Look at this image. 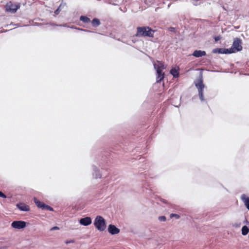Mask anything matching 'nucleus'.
I'll use <instances>...</instances> for the list:
<instances>
[{
	"label": "nucleus",
	"mask_w": 249,
	"mask_h": 249,
	"mask_svg": "<svg viewBox=\"0 0 249 249\" xmlns=\"http://www.w3.org/2000/svg\"><path fill=\"white\" fill-rule=\"evenodd\" d=\"M92 176L95 179L101 178H102V174H101L99 169L96 166H92Z\"/></svg>",
	"instance_id": "nucleus-10"
},
{
	"label": "nucleus",
	"mask_w": 249,
	"mask_h": 249,
	"mask_svg": "<svg viewBox=\"0 0 249 249\" xmlns=\"http://www.w3.org/2000/svg\"><path fill=\"white\" fill-rule=\"evenodd\" d=\"M59 13V9L58 8L57 10H56L54 12V13L56 14V15H58Z\"/></svg>",
	"instance_id": "nucleus-27"
},
{
	"label": "nucleus",
	"mask_w": 249,
	"mask_h": 249,
	"mask_svg": "<svg viewBox=\"0 0 249 249\" xmlns=\"http://www.w3.org/2000/svg\"><path fill=\"white\" fill-rule=\"evenodd\" d=\"M241 199L246 208L249 210V197L245 194H243L241 196Z\"/></svg>",
	"instance_id": "nucleus-12"
},
{
	"label": "nucleus",
	"mask_w": 249,
	"mask_h": 249,
	"mask_svg": "<svg viewBox=\"0 0 249 249\" xmlns=\"http://www.w3.org/2000/svg\"><path fill=\"white\" fill-rule=\"evenodd\" d=\"M246 222L247 223H248V221H247V220H246Z\"/></svg>",
	"instance_id": "nucleus-30"
},
{
	"label": "nucleus",
	"mask_w": 249,
	"mask_h": 249,
	"mask_svg": "<svg viewBox=\"0 0 249 249\" xmlns=\"http://www.w3.org/2000/svg\"><path fill=\"white\" fill-rule=\"evenodd\" d=\"M80 19L81 21H83L84 23H89L90 22V19L86 16H81L80 18Z\"/></svg>",
	"instance_id": "nucleus-19"
},
{
	"label": "nucleus",
	"mask_w": 249,
	"mask_h": 249,
	"mask_svg": "<svg viewBox=\"0 0 249 249\" xmlns=\"http://www.w3.org/2000/svg\"><path fill=\"white\" fill-rule=\"evenodd\" d=\"M220 38H221V37L220 36H216L214 37V39H215V41H218L219 40H220Z\"/></svg>",
	"instance_id": "nucleus-25"
},
{
	"label": "nucleus",
	"mask_w": 249,
	"mask_h": 249,
	"mask_svg": "<svg viewBox=\"0 0 249 249\" xmlns=\"http://www.w3.org/2000/svg\"><path fill=\"white\" fill-rule=\"evenodd\" d=\"M73 243V241L71 240V241L66 242V244H69V243Z\"/></svg>",
	"instance_id": "nucleus-29"
},
{
	"label": "nucleus",
	"mask_w": 249,
	"mask_h": 249,
	"mask_svg": "<svg viewBox=\"0 0 249 249\" xmlns=\"http://www.w3.org/2000/svg\"><path fill=\"white\" fill-rule=\"evenodd\" d=\"M27 223L23 221H14L12 222L11 226L16 230L23 229L26 227Z\"/></svg>",
	"instance_id": "nucleus-7"
},
{
	"label": "nucleus",
	"mask_w": 249,
	"mask_h": 249,
	"mask_svg": "<svg viewBox=\"0 0 249 249\" xmlns=\"http://www.w3.org/2000/svg\"><path fill=\"white\" fill-rule=\"evenodd\" d=\"M206 52L204 51L196 50L194 51L193 55L196 57H199L206 55Z\"/></svg>",
	"instance_id": "nucleus-15"
},
{
	"label": "nucleus",
	"mask_w": 249,
	"mask_h": 249,
	"mask_svg": "<svg viewBox=\"0 0 249 249\" xmlns=\"http://www.w3.org/2000/svg\"><path fill=\"white\" fill-rule=\"evenodd\" d=\"M159 220L160 221L164 222V221H166V218L164 216H160L159 217Z\"/></svg>",
	"instance_id": "nucleus-21"
},
{
	"label": "nucleus",
	"mask_w": 249,
	"mask_h": 249,
	"mask_svg": "<svg viewBox=\"0 0 249 249\" xmlns=\"http://www.w3.org/2000/svg\"><path fill=\"white\" fill-rule=\"evenodd\" d=\"M59 228L58 227L55 226V227H53V228L51 229V231H52V230H59Z\"/></svg>",
	"instance_id": "nucleus-26"
},
{
	"label": "nucleus",
	"mask_w": 249,
	"mask_h": 249,
	"mask_svg": "<svg viewBox=\"0 0 249 249\" xmlns=\"http://www.w3.org/2000/svg\"><path fill=\"white\" fill-rule=\"evenodd\" d=\"M17 206L18 209L22 211L28 212L30 210L29 206L24 203L18 204L17 205Z\"/></svg>",
	"instance_id": "nucleus-13"
},
{
	"label": "nucleus",
	"mask_w": 249,
	"mask_h": 249,
	"mask_svg": "<svg viewBox=\"0 0 249 249\" xmlns=\"http://www.w3.org/2000/svg\"><path fill=\"white\" fill-rule=\"evenodd\" d=\"M195 85L198 89V95H199L200 99L201 100V101H204V98L203 97V89L204 88V85L203 84V81H202L201 78H200L198 80V81L195 83Z\"/></svg>",
	"instance_id": "nucleus-5"
},
{
	"label": "nucleus",
	"mask_w": 249,
	"mask_h": 249,
	"mask_svg": "<svg viewBox=\"0 0 249 249\" xmlns=\"http://www.w3.org/2000/svg\"><path fill=\"white\" fill-rule=\"evenodd\" d=\"M44 210H48L50 211H53V208H52L51 207H50L48 205H47L46 204L44 206Z\"/></svg>",
	"instance_id": "nucleus-20"
},
{
	"label": "nucleus",
	"mask_w": 249,
	"mask_h": 249,
	"mask_svg": "<svg viewBox=\"0 0 249 249\" xmlns=\"http://www.w3.org/2000/svg\"><path fill=\"white\" fill-rule=\"evenodd\" d=\"M154 31L148 27H138L136 36H138L152 37Z\"/></svg>",
	"instance_id": "nucleus-3"
},
{
	"label": "nucleus",
	"mask_w": 249,
	"mask_h": 249,
	"mask_svg": "<svg viewBox=\"0 0 249 249\" xmlns=\"http://www.w3.org/2000/svg\"><path fill=\"white\" fill-rule=\"evenodd\" d=\"M249 232V226H244L242 228V234L243 235H246Z\"/></svg>",
	"instance_id": "nucleus-17"
},
{
	"label": "nucleus",
	"mask_w": 249,
	"mask_h": 249,
	"mask_svg": "<svg viewBox=\"0 0 249 249\" xmlns=\"http://www.w3.org/2000/svg\"><path fill=\"white\" fill-rule=\"evenodd\" d=\"M242 49V41L241 39L236 38L234 39L232 45L230 49L231 53H233L241 51Z\"/></svg>",
	"instance_id": "nucleus-4"
},
{
	"label": "nucleus",
	"mask_w": 249,
	"mask_h": 249,
	"mask_svg": "<svg viewBox=\"0 0 249 249\" xmlns=\"http://www.w3.org/2000/svg\"><path fill=\"white\" fill-rule=\"evenodd\" d=\"M179 69L178 67L173 68L170 70V72L173 75V77L177 78L178 77L179 75Z\"/></svg>",
	"instance_id": "nucleus-14"
},
{
	"label": "nucleus",
	"mask_w": 249,
	"mask_h": 249,
	"mask_svg": "<svg viewBox=\"0 0 249 249\" xmlns=\"http://www.w3.org/2000/svg\"><path fill=\"white\" fill-rule=\"evenodd\" d=\"M241 226V223H235V224H233L232 225V226L233 227H235V228H239Z\"/></svg>",
	"instance_id": "nucleus-23"
},
{
	"label": "nucleus",
	"mask_w": 249,
	"mask_h": 249,
	"mask_svg": "<svg viewBox=\"0 0 249 249\" xmlns=\"http://www.w3.org/2000/svg\"><path fill=\"white\" fill-rule=\"evenodd\" d=\"M169 30L171 32H174L175 31V29L174 28H173V27H170L169 28Z\"/></svg>",
	"instance_id": "nucleus-28"
},
{
	"label": "nucleus",
	"mask_w": 249,
	"mask_h": 249,
	"mask_svg": "<svg viewBox=\"0 0 249 249\" xmlns=\"http://www.w3.org/2000/svg\"><path fill=\"white\" fill-rule=\"evenodd\" d=\"M170 217H175L176 219H179L180 216L179 215L175 213H172L170 214Z\"/></svg>",
	"instance_id": "nucleus-22"
},
{
	"label": "nucleus",
	"mask_w": 249,
	"mask_h": 249,
	"mask_svg": "<svg viewBox=\"0 0 249 249\" xmlns=\"http://www.w3.org/2000/svg\"><path fill=\"white\" fill-rule=\"evenodd\" d=\"M0 197L5 198L6 196L1 191H0Z\"/></svg>",
	"instance_id": "nucleus-24"
},
{
	"label": "nucleus",
	"mask_w": 249,
	"mask_h": 249,
	"mask_svg": "<svg viewBox=\"0 0 249 249\" xmlns=\"http://www.w3.org/2000/svg\"><path fill=\"white\" fill-rule=\"evenodd\" d=\"M213 53H231V52L228 49H222V48H215L213 50Z\"/></svg>",
	"instance_id": "nucleus-11"
},
{
	"label": "nucleus",
	"mask_w": 249,
	"mask_h": 249,
	"mask_svg": "<svg viewBox=\"0 0 249 249\" xmlns=\"http://www.w3.org/2000/svg\"><path fill=\"white\" fill-rule=\"evenodd\" d=\"M34 199L35 204H36L38 208H40L42 210H44V206L45 205V204L39 201L36 198H34Z\"/></svg>",
	"instance_id": "nucleus-16"
},
{
	"label": "nucleus",
	"mask_w": 249,
	"mask_h": 249,
	"mask_svg": "<svg viewBox=\"0 0 249 249\" xmlns=\"http://www.w3.org/2000/svg\"><path fill=\"white\" fill-rule=\"evenodd\" d=\"M20 6L19 3H13L10 1L6 5V10L8 12L14 13L19 8Z\"/></svg>",
	"instance_id": "nucleus-6"
},
{
	"label": "nucleus",
	"mask_w": 249,
	"mask_h": 249,
	"mask_svg": "<svg viewBox=\"0 0 249 249\" xmlns=\"http://www.w3.org/2000/svg\"><path fill=\"white\" fill-rule=\"evenodd\" d=\"M79 222L80 224L81 225L84 226H88L91 224L92 220L90 217L87 216L84 218H81L79 220Z\"/></svg>",
	"instance_id": "nucleus-8"
},
{
	"label": "nucleus",
	"mask_w": 249,
	"mask_h": 249,
	"mask_svg": "<svg viewBox=\"0 0 249 249\" xmlns=\"http://www.w3.org/2000/svg\"><path fill=\"white\" fill-rule=\"evenodd\" d=\"M100 24V20L98 19L94 18L92 21V25L94 27H97Z\"/></svg>",
	"instance_id": "nucleus-18"
},
{
	"label": "nucleus",
	"mask_w": 249,
	"mask_h": 249,
	"mask_svg": "<svg viewBox=\"0 0 249 249\" xmlns=\"http://www.w3.org/2000/svg\"><path fill=\"white\" fill-rule=\"evenodd\" d=\"M93 224L96 228L100 231H103L106 229V220L102 216H97L94 220Z\"/></svg>",
	"instance_id": "nucleus-2"
},
{
	"label": "nucleus",
	"mask_w": 249,
	"mask_h": 249,
	"mask_svg": "<svg viewBox=\"0 0 249 249\" xmlns=\"http://www.w3.org/2000/svg\"><path fill=\"white\" fill-rule=\"evenodd\" d=\"M108 231L111 234L114 235L119 233L120 230L114 225H109L108 226Z\"/></svg>",
	"instance_id": "nucleus-9"
},
{
	"label": "nucleus",
	"mask_w": 249,
	"mask_h": 249,
	"mask_svg": "<svg viewBox=\"0 0 249 249\" xmlns=\"http://www.w3.org/2000/svg\"><path fill=\"white\" fill-rule=\"evenodd\" d=\"M153 65L157 72V81L160 82L164 78V73L162 71L166 68V67L162 63L158 61L154 62Z\"/></svg>",
	"instance_id": "nucleus-1"
}]
</instances>
